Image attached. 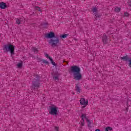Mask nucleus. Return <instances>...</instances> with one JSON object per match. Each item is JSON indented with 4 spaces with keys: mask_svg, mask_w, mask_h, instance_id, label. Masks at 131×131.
<instances>
[{
    "mask_svg": "<svg viewBox=\"0 0 131 131\" xmlns=\"http://www.w3.org/2000/svg\"><path fill=\"white\" fill-rule=\"evenodd\" d=\"M71 71L73 73V78L75 80H80L82 79V76L80 73V68L77 66H72L71 67Z\"/></svg>",
    "mask_w": 131,
    "mask_h": 131,
    "instance_id": "nucleus-1",
    "label": "nucleus"
},
{
    "mask_svg": "<svg viewBox=\"0 0 131 131\" xmlns=\"http://www.w3.org/2000/svg\"><path fill=\"white\" fill-rule=\"evenodd\" d=\"M49 43L53 48H56L59 47L61 43H60V39L59 38L55 37L54 38L50 39L49 40Z\"/></svg>",
    "mask_w": 131,
    "mask_h": 131,
    "instance_id": "nucleus-2",
    "label": "nucleus"
},
{
    "mask_svg": "<svg viewBox=\"0 0 131 131\" xmlns=\"http://www.w3.org/2000/svg\"><path fill=\"white\" fill-rule=\"evenodd\" d=\"M32 82L33 84V90L34 91V92L36 91H38V88H39L40 85V81H39V78H38V77L34 78Z\"/></svg>",
    "mask_w": 131,
    "mask_h": 131,
    "instance_id": "nucleus-3",
    "label": "nucleus"
},
{
    "mask_svg": "<svg viewBox=\"0 0 131 131\" xmlns=\"http://www.w3.org/2000/svg\"><path fill=\"white\" fill-rule=\"evenodd\" d=\"M50 111L49 114L51 115H58V107L55 105H52L49 106Z\"/></svg>",
    "mask_w": 131,
    "mask_h": 131,
    "instance_id": "nucleus-4",
    "label": "nucleus"
},
{
    "mask_svg": "<svg viewBox=\"0 0 131 131\" xmlns=\"http://www.w3.org/2000/svg\"><path fill=\"white\" fill-rule=\"evenodd\" d=\"M45 37L46 38H51V39H52V38H54L56 37V36H55V33L50 32L49 33L45 34Z\"/></svg>",
    "mask_w": 131,
    "mask_h": 131,
    "instance_id": "nucleus-5",
    "label": "nucleus"
},
{
    "mask_svg": "<svg viewBox=\"0 0 131 131\" xmlns=\"http://www.w3.org/2000/svg\"><path fill=\"white\" fill-rule=\"evenodd\" d=\"M15 48L16 46L12 44L8 43L7 45H4L5 50H15Z\"/></svg>",
    "mask_w": 131,
    "mask_h": 131,
    "instance_id": "nucleus-6",
    "label": "nucleus"
},
{
    "mask_svg": "<svg viewBox=\"0 0 131 131\" xmlns=\"http://www.w3.org/2000/svg\"><path fill=\"white\" fill-rule=\"evenodd\" d=\"M80 104L83 105V106H82V108H85V106L88 104V101H85V99L81 98L80 100Z\"/></svg>",
    "mask_w": 131,
    "mask_h": 131,
    "instance_id": "nucleus-7",
    "label": "nucleus"
},
{
    "mask_svg": "<svg viewBox=\"0 0 131 131\" xmlns=\"http://www.w3.org/2000/svg\"><path fill=\"white\" fill-rule=\"evenodd\" d=\"M81 120L80 121L81 122V126H84V119H88V118H86V114H82L81 116Z\"/></svg>",
    "mask_w": 131,
    "mask_h": 131,
    "instance_id": "nucleus-8",
    "label": "nucleus"
},
{
    "mask_svg": "<svg viewBox=\"0 0 131 131\" xmlns=\"http://www.w3.org/2000/svg\"><path fill=\"white\" fill-rule=\"evenodd\" d=\"M110 40H111L108 39L106 35H104L102 37V41L103 43H105V44L108 43V42H110Z\"/></svg>",
    "mask_w": 131,
    "mask_h": 131,
    "instance_id": "nucleus-9",
    "label": "nucleus"
},
{
    "mask_svg": "<svg viewBox=\"0 0 131 131\" xmlns=\"http://www.w3.org/2000/svg\"><path fill=\"white\" fill-rule=\"evenodd\" d=\"M45 57H46V58H48V59H50V60L51 61L52 65H54V66H56V63H55V62H54V60H53V59L49 56V54H45Z\"/></svg>",
    "mask_w": 131,
    "mask_h": 131,
    "instance_id": "nucleus-10",
    "label": "nucleus"
},
{
    "mask_svg": "<svg viewBox=\"0 0 131 131\" xmlns=\"http://www.w3.org/2000/svg\"><path fill=\"white\" fill-rule=\"evenodd\" d=\"M0 8L1 9H6L7 8V4L4 2L0 3Z\"/></svg>",
    "mask_w": 131,
    "mask_h": 131,
    "instance_id": "nucleus-11",
    "label": "nucleus"
},
{
    "mask_svg": "<svg viewBox=\"0 0 131 131\" xmlns=\"http://www.w3.org/2000/svg\"><path fill=\"white\" fill-rule=\"evenodd\" d=\"M121 59L123 61H125V62H126L127 61H128L129 58L128 57V56L126 55V56H125L122 57L121 58Z\"/></svg>",
    "mask_w": 131,
    "mask_h": 131,
    "instance_id": "nucleus-12",
    "label": "nucleus"
},
{
    "mask_svg": "<svg viewBox=\"0 0 131 131\" xmlns=\"http://www.w3.org/2000/svg\"><path fill=\"white\" fill-rule=\"evenodd\" d=\"M86 121L88 123V126L89 127H92V126H91V124H92V123L91 122V121L90 120H89L88 119H86Z\"/></svg>",
    "mask_w": 131,
    "mask_h": 131,
    "instance_id": "nucleus-13",
    "label": "nucleus"
},
{
    "mask_svg": "<svg viewBox=\"0 0 131 131\" xmlns=\"http://www.w3.org/2000/svg\"><path fill=\"white\" fill-rule=\"evenodd\" d=\"M8 51L10 52L11 56H13V55H14L15 54V51L14 50H6V52H8Z\"/></svg>",
    "mask_w": 131,
    "mask_h": 131,
    "instance_id": "nucleus-14",
    "label": "nucleus"
},
{
    "mask_svg": "<svg viewBox=\"0 0 131 131\" xmlns=\"http://www.w3.org/2000/svg\"><path fill=\"white\" fill-rule=\"evenodd\" d=\"M75 90L78 93V94H79V93H80V89L79 88L78 85H76Z\"/></svg>",
    "mask_w": 131,
    "mask_h": 131,
    "instance_id": "nucleus-15",
    "label": "nucleus"
},
{
    "mask_svg": "<svg viewBox=\"0 0 131 131\" xmlns=\"http://www.w3.org/2000/svg\"><path fill=\"white\" fill-rule=\"evenodd\" d=\"M92 11H93V13H95V14L98 13V10L97 9V8H96V7L93 8Z\"/></svg>",
    "mask_w": 131,
    "mask_h": 131,
    "instance_id": "nucleus-16",
    "label": "nucleus"
},
{
    "mask_svg": "<svg viewBox=\"0 0 131 131\" xmlns=\"http://www.w3.org/2000/svg\"><path fill=\"white\" fill-rule=\"evenodd\" d=\"M95 15V20H97V18H100L101 17V15L99 14V13H94Z\"/></svg>",
    "mask_w": 131,
    "mask_h": 131,
    "instance_id": "nucleus-17",
    "label": "nucleus"
},
{
    "mask_svg": "<svg viewBox=\"0 0 131 131\" xmlns=\"http://www.w3.org/2000/svg\"><path fill=\"white\" fill-rule=\"evenodd\" d=\"M67 35H68V34H63L62 35H60V38H66V37H67Z\"/></svg>",
    "mask_w": 131,
    "mask_h": 131,
    "instance_id": "nucleus-18",
    "label": "nucleus"
},
{
    "mask_svg": "<svg viewBox=\"0 0 131 131\" xmlns=\"http://www.w3.org/2000/svg\"><path fill=\"white\" fill-rule=\"evenodd\" d=\"M35 10H37V11H38L39 12H41V10H40V8L38 6H35Z\"/></svg>",
    "mask_w": 131,
    "mask_h": 131,
    "instance_id": "nucleus-19",
    "label": "nucleus"
},
{
    "mask_svg": "<svg viewBox=\"0 0 131 131\" xmlns=\"http://www.w3.org/2000/svg\"><path fill=\"white\" fill-rule=\"evenodd\" d=\"M115 12H117V13H118V12H120V8H119L118 7H116L115 9Z\"/></svg>",
    "mask_w": 131,
    "mask_h": 131,
    "instance_id": "nucleus-20",
    "label": "nucleus"
},
{
    "mask_svg": "<svg viewBox=\"0 0 131 131\" xmlns=\"http://www.w3.org/2000/svg\"><path fill=\"white\" fill-rule=\"evenodd\" d=\"M22 66H23L22 63H19L18 64H17L18 68H21Z\"/></svg>",
    "mask_w": 131,
    "mask_h": 131,
    "instance_id": "nucleus-21",
    "label": "nucleus"
},
{
    "mask_svg": "<svg viewBox=\"0 0 131 131\" xmlns=\"http://www.w3.org/2000/svg\"><path fill=\"white\" fill-rule=\"evenodd\" d=\"M127 4L129 7H131V0H128Z\"/></svg>",
    "mask_w": 131,
    "mask_h": 131,
    "instance_id": "nucleus-22",
    "label": "nucleus"
},
{
    "mask_svg": "<svg viewBox=\"0 0 131 131\" xmlns=\"http://www.w3.org/2000/svg\"><path fill=\"white\" fill-rule=\"evenodd\" d=\"M124 15L125 17H128L129 16V14H128V13L127 12H125L124 13Z\"/></svg>",
    "mask_w": 131,
    "mask_h": 131,
    "instance_id": "nucleus-23",
    "label": "nucleus"
},
{
    "mask_svg": "<svg viewBox=\"0 0 131 131\" xmlns=\"http://www.w3.org/2000/svg\"><path fill=\"white\" fill-rule=\"evenodd\" d=\"M16 23H17V24H18V25L20 24H21V21L20 20V19H17L16 20Z\"/></svg>",
    "mask_w": 131,
    "mask_h": 131,
    "instance_id": "nucleus-24",
    "label": "nucleus"
},
{
    "mask_svg": "<svg viewBox=\"0 0 131 131\" xmlns=\"http://www.w3.org/2000/svg\"><path fill=\"white\" fill-rule=\"evenodd\" d=\"M53 79H55V80H59V77L58 76L54 77Z\"/></svg>",
    "mask_w": 131,
    "mask_h": 131,
    "instance_id": "nucleus-25",
    "label": "nucleus"
},
{
    "mask_svg": "<svg viewBox=\"0 0 131 131\" xmlns=\"http://www.w3.org/2000/svg\"><path fill=\"white\" fill-rule=\"evenodd\" d=\"M43 63H45V64H49V61L47 60H43Z\"/></svg>",
    "mask_w": 131,
    "mask_h": 131,
    "instance_id": "nucleus-26",
    "label": "nucleus"
},
{
    "mask_svg": "<svg viewBox=\"0 0 131 131\" xmlns=\"http://www.w3.org/2000/svg\"><path fill=\"white\" fill-rule=\"evenodd\" d=\"M106 128L108 129V130H112V128L111 127H107Z\"/></svg>",
    "mask_w": 131,
    "mask_h": 131,
    "instance_id": "nucleus-27",
    "label": "nucleus"
},
{
    "mask_svg": "<svg viewBox=\"0 0 131 131\" xmlns=\"http://www.w3.org/2000/svg\"><path fill=\"white\" fill-rule=\"evenodd\" d=\"M33 53H37V50H33Z\"/></svg>",
    "mask_w": 131,
    "mask_h": 131,
    "instance_id": "nucleus-28",
    "label": "nucleus"
},
{
    "mask_svg": "<svg viewBox=\"0 0 131 131\" xmlns=\"http://www.w3.org/2000/svg\"><path fill=\"white\" fill-rule=\"evenodd\" d=\"M55 129H56L57 131H59V127H55Z\"/></svg>",
    "mask_w": 131,
    "mask_h": 131,
    "instance_id": "nucleus-29",
    "label": "nucleus"
},
{
    "mask_svg": "<svg viewBox=\"0 0 131 131\" xmlns=\"http://www.w3.org/2000/svg\"><path fill=\"white\" fill-rule=\"evenodd\" d=\"M32 50H37V48H35V47H33Z\"/></svg>",
    "mask_w": 131,
    "mask_h": 131,
    "instance_id": "nucleus-30",
    "label": "nucleus"
},
{
    "mask_svg": "<svg viewBox=\"0 0 131 131\" xmlns=\"http://www.w3.org/2000/svg\"><path fill=\"white\" fill-rule=\"evenodd\" d=\"M42 25H48V23H44Z\"/></svg>",
    "mask_w": 131,
    "mask_h": 131,
    "instance_id": "nucleus-31",
    "label": "nucleus"
},
{
    "mask_svg": "<svg viewBox=\"0 0 131 131\" xmlns=\"http://www.w3.org/2000/svg\"><path fill=\"white\" fill-rule=\"evenodd\" d=\"M105 131H109V130L107 128H106Z\"/></svg>",
    "mask_w": 131,
    "mask_h": 131,
    "instance_id": "nucleus-32",
    "label": "nucleus"
},
{
    "mask_svg": "<svg viewBox=\"0 0 131 131\" xmlns=\"http://www.w3.org/2000/svg\"><path fill=\"white\" fill-rule=\"evenodd\" d=\"M64 62H66V63H67V61H64Z\"/></svg>",
    "mask_w": 131,
    "mask_h": 131,
    "instance_id": "nucleus-33",
    "label": "nucleus"
}]
</instances>
